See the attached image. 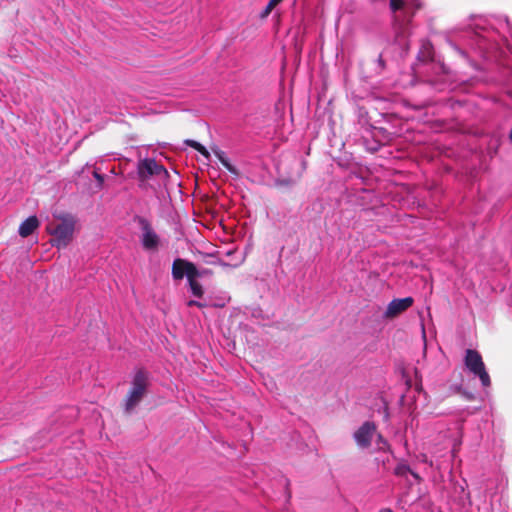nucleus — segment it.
I'll return each instance as SVG.
<instances>
[{
	"instance_id": "obj_1",
	"label": "nucleus",
	"mask_w": 512,
	"mask_h": 512,
	"mask_svg": "<svg viewBox=\"0 0 512 512\" xmlns=\"http://www.w3.org/2000/svg\"><path fill=\"white\" fill-rule=\"evenodd\" d=\"M75 219L70 214L57 217V221H52L47 225V232L51 235V244L57 249L67 247L73 239L75 229Z\"/></svg>"
},
{
	"instance_id": "obj_2",
	"label": "nucleus",
	"mask_w": 512,
	"mask_h": 512,
	"mask_svg": "<svg viewBox=\"0 0 512 512\" xmlns=\"http://www.w3.org/2000/svg\"><path fill=\"white\" fill-rule=\"evenodd\" d=\"M148 387V373L142 369L138 370L131 383V389L129 390L124 404V411L126 414H130L139 405L144 396L147 393Z\"/></svg>"
},
{
	"instance_id": "obj_3",
	"label": "nucleus",
	"mask_w": 512,
	"mask_h": 512,
	"mask_svg": "<svg viewBox=\"0 0 512 512\" xmlns=\"http://www.w3.org/2000/svg\"><path fill=\"white\" fill-rule=\"evenodd\" d=\"M465 367L474 376L478 377L483 387H489L491 385L490 376L486 370L480 353L473 349H467L464 357Z\"/></svg>"
},
{
	"instance_id": "obj_4",
	"label": "nucleus",
	"mask_w": 512,
	"mask_h": 512,
	"mask_svg": "<svg viewBox=\"0 0 512 512\" xmlns=\"http://www.w3.org/2000/svg\"><path fill=\"white\" fill-rule=\"evenodd\" d=\"M136 222L141 230L140 242L143 249L149 252L158 251L161 246V238L153 229L150 221L144 217L137 216Z\"/></svg>"
},
{
	"instance_id": "obj_5",
	"label": "nucleus",
	"mask_w": 512,
	"mask_h": 512,
	"mask_svg": "<svg viewBox=\"0 0 512 512\" xmlns=\"http://www.w3.org/2000/svg\"><path fill=\"white\" fill-rule=\"evenodd\" d=\"M137 174L141 183H145L153 176H168V172L164 166L158 164L155 159L151 158H146L138 162Z\"/></svg>"
},
{
	"instance_id": "obj_6",
	"label": "nucleus",
	"mask_w": 512,
	"mask_h": 512,
	"mask_svg": "<svg viewBox=\"0 0 512 512\" xmlns=\"http://www.w3.org/2000/svg\"><path fill=\"white\" fill-rule=\"evenodd\" d=\"M375 433V423L371 421H366L354 432L353 438L358 447L366 449L371 446V442Z\"/></svg>"
},
{
	"instance_id": "obj_7",
	"label": "nucleus",
	"mask_w": 512,
	"mask_h": 512,
	"mask_svg": "<svg viewBox=\"0 0 512 512\" xmlns=\"http://www.w3.org/2000/svg\"><path fill=\"white\" fill-rule=\"evenodd\" d=\"M414 300L412 297H405L401 299L392 300L388 306L386 311L384 312V317L387 319H392L402 312L406 311L413 304Z\"/></svg>"
},
{
	"instance_id": "obj_8",
	"label": "nucleus",
	"mask_w": 512,
	"mask_h": 512,
	"mask_svg": "<svg viewBox=\"0 0 512 512\" xmlns=\"http://www.w3.org/2000/svg\"><path fill=\"white\" fill-rule=\"evenodd\" d=\"M420 8V4L408 3L405 0H390V9L393 13L398 11L403 12L404 18L410 21L414 15L415 10Z\"/></svg>"
},
{
	"instance_id": "obj_9",
	"label": "nucleus",
	"mask_w": 512,
	"mask_h": 512,
	"mask_svg": "<svg viewBox=\"0 0 512 512\" xmlns=\"http://www.w3.org/2000/svg\"><path fill=\"white\" fill-rule=\"evenodd\" d=\"M39 226V221L36 216H30L25 221H23L18 229L19 235L21 237L30 236L34 230Z\"/></svg>"
},
{
	"instance_id": "obj_10",
	"label": "nucleus",
	"mask_w": 512,
	"mask_h": 512,
	"mask_svg": "<svg viewBox=\"0 0 512 512\" xmlns=\"http://www.w3.org/2000/svg\"><path fill=\"white\" fill-rule=\"evenodd\" d=\"M185 264L186 260L182 258H177L173 261L172 264V277L174 280H182L185 276Z\"/></svg>"
},
{
	"instance_id": "obj_11",
	"label": "nucleus",
	"mask_w": 512,
	"mask_h": 512,
	"mask_svg": "<svg viewBox=\"0 0 512 512\" xmlns=\"http://www.w3.org/2000/svg\"><path fill=\"white\" fill-rule=\"evenodd\" d=\"M185 276L187 277L188 282L197 280L199 278V269L195 266L194 263L186 260L185 264Z\"/></svg>"
},
{
	"instance_id": "obj_12",
	"label": "nucleus",
	"mask_w": 512,
	"mask_h": 512,
	"mask_svg": "<svg viewBox=\"0 0 512 512\" xmlns=\"http://www.w3.org/2000/svg\"><path fill=\"white\" fill-rule=\"evenodd\" d=\"M395 474L401 477H404L407 474H411L417 481H420L419 475L412 471L410 467L406 464H398L395 468Z\"/></svg>"
},
{
	"instance_id": "obj_13",
	"label": "nucleus",
	"mask_w": 512,
	"mask_h": 512,
	"mask_svg": "<svg viewBox=\"0 0 512 512\" xmlns=\"http://www.w3.org/2000/svg\"><path fill=\"white\" fill-rule=\"evenodd\" d=\"M190 290L195 297L201 298L204 294L202 285L197 281L193 280L188 282Z\"/></svg>"
},
{
	"instance_id": "obj_14",
	"label": "nucleus",
	"mask_w": 512,
	"mask_h": 512,
	"mask_svg": "<svg viewBox=\"0 0 512 512\" xmlns=\"http://www.w3.org/2000/svg\"><path fill=\"white\" fill-rule=\"evenodd\" d=\"M185 143L190 146V147H193L195 148L197 151H199L201 154L205 155V156H208V151L205 149L204 146H202L200 143L194 141V140H186Z\"/></svg>"
},
{
	"instance_id": "obj_15",
	"label": "nucleus",
	"mask_w": 512,
	"mask_h": 512,
	"mask_svg": "<svg viewBox=\"0 0 512 512\" xmlns=\"http://www.w3.org/2000/svg\"><path fill=\"white\" fill-rule=\"evenodd\" d=\"M276 6H277L276 4L272 3L271 1H269L268 4L266 5L265 9L261 12L260 17L262 19L268 17V15L272 12V10Z\"/></svg>"
},
{
	"instance_id": "obj_16",
	"label": "nucleus",
	"mask_w": 512,
	"mask_h": 512,
	"mask_svg": "<svg viewBox=\"0 0 512 512\" xmlns=\"http://www.w3.org/2000/svg\"><path fill=\"white\" fill-rule=\"evenodd\" d=\"M377 444L380 450H387L389 448L387 440L381 434L377 435Z\"/></svg>"
},
{
	"instance_id": "obj_17",
	"label": "nucleus",
	"mask_w": 512,
	"mask_h": 512,
	"mask_svg": "<svg viewBox=\"0 0 512 512\" xmlns=\"http://www.w3.org/2000/svg\"><path fill=\"white\" fill-rule=\"evenodd\" d=\"M93 177L97 180L98 182V187L101 188L103 186V183H104V176L100 173H98L96 170L93 172Z\"/></svg>"
},
{
	"instance_id": "obj_18",
	"label": "nucleus",
	"mask_w": 512,
	"mask_h": 512,
	"mask_svg": "<svg viewBox=\"0 0 512 512\" xmlns=\"http://www.w3.org/2000/svg\"><path fill=\"white\" fill-rule=\"evenodd\" d=\"M219 159H220L221 163L223 164V166L226 167L229 171H231V172L235 171L233 166L229 163V161L225 157L219 155Z\"/></svg>"
},
{
	"instance_id": "obj_19",
	"label": "nucleus",
	"mask_w": 512,
	"mask_h": 512,
	"mask_svg": "<svg viewBox=\"0 0 512 512\" xmlns=\"http://www.w3.org/2000/svg\"><path fill=\"white\" fill-rule=\"evenodd\" d=\"M187 305H188L189 307H191V306H197V307H199V308L204 307V304H202L201 302L196 301V300H189V301L187 302Z\"/></svg>"
},
{
	"instance_id": "obj_20",
	"label": "nucleus",
	"mask_w": 512,
	"mask_h": 512,
	"mask_svg": "<svg viewBox=\"0 0 512 512\" xmlns=\"http://www.w3.org/2000/svg\"><path fill=\"white\" fill-rule=\"evenodd\" d=\"M212 274V271L210 269H201L199 270V278L209 276Z\"/></svg>"
},
{
	"instance_id": "obj_21",
	"label": "nucleus",
	"mask_w": 512,
	"mask_h": 512,
	"mask_svg": "<svg viewBox=\"0 0 512 512\" xmlns=\"http://www.w3.org/2000/svg\"><path fill=\"white\" fill-rule=\"evenodd\" d=\"M418 459H419V461L424 462V463H429V464H430V466H432V462H431V461H430V462L428 461V458H427V456H426L425 454H420V455L418 456Z\"/></svg>"
},
{
	"instance_id": "obj_22",
	"label": "nucleus",
	"mask_w": 512,
	"mask_h": 512,
	"mask_svg": "<svg viewBox=\"0 0 512 512\" xmlns=\"http://www.w3.org/2000/svg\"><path fill=\"white\" fill-rule=\"evenodd\" d=\"M244 261V258L240 259L236 264H234L233 266L234 267H237L238 265H240L242 262Z\"/></svg>"
},
{
	"instance_id": "obj_23",
	"label": "nucleus",
	"mask_w": 512,
	"mask_h": 512,
	"mask_svg": "<svg viewBox=\"0 0 512 512\" xmlns=\"http://www.w3.org/2000/svg\"><path fill=\"white\" fill-rule=\"evenodd\" d=\"M272 3L278 5L282 0H270Z\"/></svg>"
},
{
	"instance_id": "obj_24",
	"label": "nucleus",
	"mask_w": 512,
	"mask_h": 512,
	"mask_svg": "<svg viewBox=\"0 0 512 512\" xmlns=\"http://www.w3.org/2000/svg\"><path fill=\"white\" fill-rule=\"evenodd\" d=\"M378 62H379V64H380V65H383V59H382V57H381V56H379V58H378Z\"/></svg>"
},
{
	"instance_id": "obj_25",
	"label": "nucleus",
	"mask_w": 512,
	"mask_h": 512,
	"mask_svg": "<svg viewBox=\"0 0 512 512\" xmlns=\"http://www.w3.org/2000/svg\"><path fill=\"white\" fill-rule=\"evenodd\" d=\"M219 264H220L221 266H228V264H227V263H225V262H223V261H219Z\"/></svg>"
},
{
	"instance_id": "obj_26",
	"label": "nucleus",
	"mask_w": 512,
	"mask_h": 512,
	"mask_svg": "<svg viewBox=\"0 0 512 512\" xmlns=\"http://www.w3.org/2000/svg\"><path fill=\"white\" fill-rule=\"evenodd\" d=\"M380 512H391L390 509H384V510H381Z\"/></svg>"
}]
</instances>
